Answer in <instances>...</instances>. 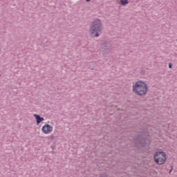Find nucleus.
Returning a JSON list of instances; mask_svg holds the SVG:
<instances>
[{"instance_id":"423d86ee","label":"nucleus","mask_w":177,"mask_h":177,"mask_svg":"<svg viewBox=\"0 0 177 177\" xmlns=\"http://www.w3.org/2000/svg\"><path fill=\"white\" fill-rule=\"evenodd\" d=\"M41 131L43 133H50L53 131V127L50 124H46L42 127Z\"/></svg>"},{"instance_id":"ddd939ff","label":"nucleus","mask_w":177,"mask_h":177,"mask_svg":"<svg viewBox=\"0 0 177 177\" xmlns=\"http://www.w3.org/2000/svg\"><path fill=\"white\" fill-rule=\"evenodd\" d=\"M0 77H1V75H0Z\"/></svg>"},{"instance_id":"1a4fd4ad","label":"nucleus","mask_w":177,"mask_h":177,"mask_svg":"<svg viewBox=\"0 0 177 177\" xmlns=\"http://www.w3.org/2000/svg\"><path fill=\"white\" fill-rule=\"evenodd\" d=\"M146 71L145 70H141L140 74H145Z\"/></svg>"},{"instance_id":"20e7f679","label":"nucleus","mask_w":177,"mask_h":177,"mask_svg":"<svg viewBox=\"0 0 177 177\" xmlns=\"http://www.w3.org/2000/svg\"><path fill=\"white\" fill-rule=\"evenodd\" d=\"M153 160L158 165H162L167 161V154L164 151H157L154 154Z\"/></svg>"},{"instance_id":"39448f33","label":"nucleus","mask_w":177,"mask_h":177,"mask_svg":"<svg viewBox=\"0 0 177 177\" xmlns=\"http://www.w3.org/2000/svg\"><path fill=\"white\" fill-rule=\"evenodd\" d=\"M111 42L109 41H105L102 44V52L104 56H106L107 55H110L111 53Z\"/></svg>"},{"instance_id":"7ed1b4c3","label":"nucleus","mask_w":177,"mask_h":177,"mask_svg":"<svg viewBox=\"0 0 177 177\" xmlns=\"http://www.w3.org/2000/svg\"><path fill=\"white\" fill-rule=\"evenodd\" d=\"M147 84L142 81H138L133 85V92L138 96H146L147 95Z\"/></svg>"},{"instance_id":"f257e3e1","label":"nucleus","mask_w":177,"mask_h":177,"mask_svg":"<svg viewBox=\"0 0 177 177\" xmlns=\"http://www.w3.org/2000/svg\"><path fill=\"white\" fill-rule=\"evenodd\" d=\"M133 142L134 145L138 149H143L147 146H150L151 140L149 138V136L146 134H138L133 138Z\"/></svg>"},{"instance_id":"f03ea898","label":"nucleus","mask_w":177,"mask_h":177,"mask_svg":"<svg viewBox=\"0 0 177 177\" xmlns=\"http://www.w3.org/2000/svg\"><path fill=\"white\" fill-rule=\"evenodd\" d=\"M103 31V24L99 19H95L90 26V32L94 38H97Z\"/></svg>"},{"instance_id":"f8f14e48","label":"nucleus","mask_w":177,"mask_h":177,"mask_svg":"<svg viewBox=\"0 0 177 177\" xmlns=\"http://www.w3.org/2000/svg\"><path fill=\"white\" fill-rule=\"evenodd\" d=\"M86 2H91V0H86Z\"/></svg>"},{"instance_id":"9b49d317","label":"nucleus","mask_w":177,"mask_h":177,"mask_svg":"<svg viewBox=\"0 0 177 177\" xmlns=\"http://www.w3.org/2000/svg\"><path fill=\"white\" fill-rule=\"evenodd\" d=\"M172 67V63L169 64V68H171Z\"/></svg>"},{"instance_id":"0eeeda50","label":"nucleus","mask_w":177,"mask_h":177,"mask_svg":"<svg viewBox=\"0 0 177 177\" xmlns=\"http://www.w3.org/2000/svg\"><path fill=\"white\" fill-rule=\"evenodd\" d=\"M33 117H35V118L36 119L37 125H39V124H41L42 121L45 120L44 118L41 117V115L37 114H34Z\"/></svg>"},{"instance_id":"6e6552de","label":"nucleus","mask_w":177,"mask_h":177,"mask_svg":"<svg viewBox=\"0 0 177 177\" xmlns=\"http://www.w3.org/2000/svg\"><path fill=\"white\" fill-rule=\"evenodd\" d=\"M120 3L122 6H126L129 3V1L128 0H120Z\"/></svg>"},{"instance_id":"9d476101","label":"nucleus","mask_w":177,"mask_h":177,"mask_svg":"<svg viewBox=\"0 0 177 177\" xmlns=\"http://www.w3.org/2000/svg\"><path fill=\"white\" fill-rule=\"evenodd\" d=\"M171 169L169 170V174H171V172H172V171H173V169H174V167H172V166H171Z\"/></svg>"}]
</instances>
